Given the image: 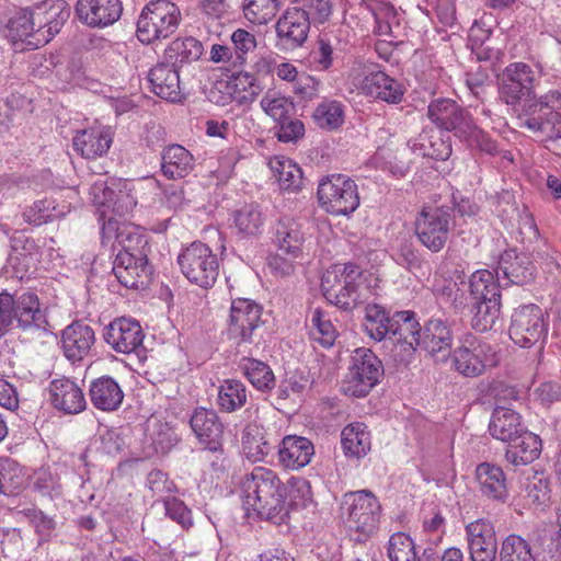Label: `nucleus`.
<instances>
[{"label":"nucleus","instance_id":"f257e3e1","mask_svg":"<svg viewBox=\"0 0 561 561\" xmlns=\"http://www.w3.org/2000/svg\"><path fill=\"white\" fill-rule=\"evenodd\" d=\"M535 71L524 62L508 65L502 77L500 98L517 113L520 128L539 134L546 139H561V92L550 90L535 94Z\"/></svg>","mask_w":561,"mask_h":561},{"label":"nucleus","instance_id":"f03ea898","mask_svg":"<svg viewBox=\"0 0 561 561\" xmlns=\"http://www.w3.org/2000/svg\"><path fill=\"white\" fill-rule=\"evenodd\" d=\"M243 506L260 518L282 524L288 517L285 503L286 488L277 474L264 467H255L241 480Z\"/></svg>","mask_w":561,"mask_h":561},{"label":"nucleus","instance_id":"7ed1b4c3","mask_svg":"<svg viewBox=\"0 0 561 561\" xmlns=\"http://www.w3.org/2000/svg\"><path fill=\"white\" fill-rule=\"evenodd\" d=\"M116 241L122 250L116 254L113 273L127 288L145 287L152 274L148 264V242L145 236L127 227L118 228Z\"/></svg>","mask_w":561,"mask_h":561},{"label":"nucleus","instance_id":"20e7f679","mask_svg":"<svg viewBox=\"0 0 561 561\" xmlns=\"http://www.w3.org/2000/svg\"><path fill=\"white\" fill-rule=\"evenodd\" d=\"M428 118L439 128L453 131L469 147L486 153L496 152V144L473 122L471 115L455 101L437 99L427 107Z\"/></svg>","mask_w":561,"mask_h":561},{"label":"nucleus","instance_id":"39448f33","mask_svg":"<svg viewBox=\"0 0 561 561\" xmlns=\"http://www.w3.org/2000/svg\"><path fill=\"white\" fill-rule=\"evenodd\" d=\"M381 505L369 490L347 492L341 502V514L355 540L365 541L378 528Z\"/></svg>","mask_w":561,"mask_h":561},{"label":"nucleus","instance_id":"423d86ee","mask_svg":"<svg viewBox=\"0 0 561 561\" xmlns=\"http://www.w3.org/2000/svg\"><path fill=\"white\" fill-rule=\"evenodd\" d=\"M13 321L22 330H46L48 321L37 295L31 291L15 296L8 291L0 293V337L9 331Z\"/></svg>","mask_w":561,"mask_h":561},{"label":"nucleus","instance_id":"0eeeda50","mask_svg":"<svg viewBox=\"0 0 561 561\" xmlns=\"http://www.w3.org/2000/svg\"><path fill=\"white\" fill-rule=\"evenodd\" d=\"M360 276V268L353 263L330 266L321 278L323 296L342 309L355 308L364 302V295L357 283Z\"/></svg>","mask_w":561,"mask_h":561},{"label":"nucleus","instance_id":"6e6552de","mask_svg":"<svg viewBox=\"0 0 561 561\" xmlns=\"http://www.w3.org/2000/svg\"><path fill=\"white\" fill-rule=\"evenodd\" d=\"M181 12L169 0H154L142 10L137 22V37L141 43L151 44L171 36L179 27Z\"/></svg>","mask_w":561,"mask_h":561},{"label":"nucleus","instance_id":"1a4fd4ad","mask_svg":"<svg viewBox=\"0 0 561 561\" xmlns=\"http://www.w3.org/2000/svg\"><path fill=\"white\" fill-rule=\"evenodd\" d=\"M381 360L366 347L353 352L348 373L344 379L345 394L362 398L367 396L382 376Z\"/></svg>","mask_w":561,"mask_h":561},{"label":"nucleus","instance_id":"9d476101","mask_svg":"<svg viewBox=\"0 0 561 561\" xmlns=\"http://www.w3.org/2000/svg\"><path fill=\"white\" fill-rule=\"evenodd\" d=\"M453 367L465 377H478L488 367L497 364L496 353L490 343L473 334H465L451 354Z\"/></svg>","mask_w":561,"mask_h":561},{"label":"nucleus","instance_id":"9b49d317","mask_svg":"<svg viewBox=\"0 0 561 561\" xmlns=\"http://www.w3.org/2000/svg\"><path fill=\"white\" fill-rule=\"evenodd\" d=\"M317 195L321 207L335 216L350 215L359 206L356 183L343 174H332L322 180Z\"/></svg>","mask_w":561,"mask_h":561},{"label":"nucleus","instance_id":"f8f14e48","mask_svg":"<svg viewBox=\"0 0 561 561\" xmlns=\"http://www.w3.org/2000/svg\"><path fill=\"white\" fill-rule=\"evenodd\" d=\"M183 275L201 287L211 286L218 276V259L210 248L202 242H193L178 257Z\"/></svg>","mask_w":561,"mask_h":561},{"label":"nucleus","instance_id":"ddd939ff","mask_svg":"<svg viewBox=\"0 0 561 561\" xmlns=\"http://www.w3.org/2000/svg\"><path fill=\"white\" fill-rule=\"evenodd\" d=\"M453 208L442 206L424 208L415 220L420 242L432 252H439L446 244L453 222Z\"/></svg>","mask_w":561,"mask_h":561},{"label":"nucleus","instance_id":"4468645a","mask_svg":"<svg viewBox=\"0 0 561 561\" xmlns=\"http://www.w3.org/2000/svg\"><path fill=\"white\" fill-rule=\"evenodd\" d=\"M548 331L542 309L534 304L514 310L510 325L511 340L520 347H531L541 341Z\"/></svg>","mask_w":561,"mask_h":561},{"label":"nucleus","instance_id":"2eb2a0df","mask_svg":"<svg viewBox=\"0 0 561 561\" xmlns=\"http://www.w3.org/2000/svg\"><path fill=\"white\" fill-rule=\"evenodd\" d=\"M262 307L245 298L234 299L228 321V335L240 343H251L256 330L262 325Z\"/></svg>","mask_w":561,"mask_h":561},{"label":"nucleus","instance_id":"dca6fc26","mask_svg":"<svg viewBox=\"0 0 561 561\" xmlns=\"http://www.w3.org/2000/svg\"><path fill=\"white\" fill-rule=\"evenodd\" d=\"M311 18L301 7L287 8L275 25L277 46L285 50L301 47L310 32Z\"/></svg>","mask_w":561,"mask_h":561},{"label":"nucleus","instance_id":"f3484780","mask_svg":"<svg viewBox=\"0 0 561 561\" xmlns=\"http://www.w3.org/2000/svg\"><path fill=\"white\" fill-rule=\"evenodd\" d=\"M145 333L138 321L118 318L112 321L104 331V340L111 348L121 354H144Z\"/></svg>","mask_w":561,"mask_h":561},{"label":"nucleus","instance_id":"a211bd4d","mask_svg":"<svg viewBox=\"0 0 561 561\" xmlns=\"http://www.w3.org/2000/svg\"><path fill=\"white\" fill-rule=\"evenodd\" d=\"M90 196L101 218H107L108 224L112 215L124 216L136 206V201L128 192L123 190L115 192L103 181H98L91 186Z\"/></svg>","mask_w":561,"mask_h":561},{"label":"nucleus","instance_id":"6ab92c4d","mask_svg":"<svg viewBox=\"0 0 561 561\" xmlns=\"http://www.w3.org/2000/svg\"><path fill=\"white\" fill-rule=\"evenodd\" d=\"M123 13L121 0H78L76 15L78 20L92 28L113 25Z\"/></svg>","mask_w":561,"mask_h":561},{"label":"nucleus","instance_id":"aec40b11","mask_svg":"<svg viewBox=\"0 0 561 561\" xmlns=\"http://www.w3.org/2000/svg\"><path fill=\"white\" fill-rule=\"evenodd\" d=\"M471 561H495L497 539L493 524L484 518L477 519L466 527Z\"/></svg>","mask_w":561,"mask_h":561},{"label":"nucleus","instance_id":"412c9836","mask_svg":"<svg viewBox=\"0 0 561 561\" xmlns=\"http://www.w3.org/2000/svg\"><path fill=\"white\" fill-rule=\"evenodd\" d=\"M536 267L527 253H517L515 250L505 251L499 260L497 279L506 280L505 285L523 286L535 278Z\"/></svg>","mask_w":561,"mask_h":561},{"label":"nucleus","instance_id":"4be33fe9","mask_svg":"<svg viewBox=\"0 0 561 561\" xmlns=\"http://www.w3.org/2000/svg\"><path fill=\"white\" fill-rule=\"evenodd\" d=\"M191 427L201 444L208 450H221L224 425L214 410L196 409L190 420Z\"/></svg>","mask_w":561,"mask_h":561},{"label":"nucleus","instance_id":"5701e85b","mask_svg":"<svg viewBox=\"0 0 561 561\" xmlns=\"http://www.w3.org/2000/svg\"><path fill=\"white\" fill-rule=\"evenodd\" d=\"M48 390L51 405L66 414H78L87 407L82 389L69 378L51 380Z\"/></svg>","mask_w":561,"mask_h":561},{"label":"nucleus","instance_id":"b1692460","mask_svg":"<svg viewBox=\"0 0 561 561\" xmlns=\"http://www.w3.org/2000/svg\"><path fill=\"white\" fill-rule=\"evenodd\" d=\"M453 341V331L448 322L443 319H431L422 328L416 346L432 357L442 354L445 358L450 354Z\"/></svg>","mask_w":561,"mask_h":561},{"label":"nucleus","instance_id":"393cba45","mask_svg":"<svg viewBox=\"0 0 561 561\" xmlns=\"http://www.w3.org/2000/svg\"><path fill=\"white\" fill-rule=\"evenodd\" d=\"M94 342L93 329L80 321L68 325L61 334L64 354L72 362L82 360L90 353Z\"/></svg>","mask_w":561,"mask_h":561},{"label":"nucleus","instance_id":"a878e982","mask_svg":"<svg viewBox=\"0 0 561 561\" xmlns=\"http://www.w3.org/2000/svg\"><path fill=\"white\" fill-rule=\"evenodd\" d=\"M151 90L154 94L170 102L182 98L179 69L167 61L159 62L148 75Z\"/></svg>","mask_w":561,"mask_h":561},{"label":"nucleus","instance_id":"bb28decb","mask_svg":"<svg viewBox=\"0 0 561 561\" xmlns=\"http://www.w3.org/2000/svg\"><path fill=\"white\" fill-rule=\"evenodd\" d=\"M360 90L367 96L391 104L400 103L404 95L403 85L382 71L367 75L362 81Z\"/></svg>","mask_w":561,"mask_h":561},{"label":"nucleus","instance_id":"cd10ccee","mask_svg":"<svg viewBox=\"0 0 561 561\" xmlns=\"http://www.w3.org/2000/svg\"><path fill=\"white\" fill-rule=\"evenodd\" d=\"M313 455V444L302 436L288 435L283 438L278 448L279 462L290 470L306 467Z\"/></svg>","mask_w":561,"mask_h":561},{"label":"nucleus","instance_id":"c85d7f7f","mask_svg":"<svg viewBox=\"0 0 561 561\" xmlns=\"http://www.w3.org/2000/svg\"><path fill=\"white\" fill-rule=\"evenodd\" d=\"M476 478L483 496L492 501H506L508 497L506 476L500 466L482 462L477 466Z\"/></svg>","mask_w":561,"mask_h":561},{"label":"nucleus","instance_id":"c756f323","mask_svg":"<svg viewBox=\"0 0 561 561\" xmlns=\"http://www.w3.org/2000/svg\"><path fill=\"white\" fill-rule=\"evenodd\" d=\"M507 444L505 459L514 467L535 461L541 453V439L525 427Z\"/></svg>","mask_w":561,"mask_h":561},{"label":"nucleus","instance_id":"7c9ffc66","mask_svg":"<svg viewBox=\"0 0 561 561\" xmlns=\"http://www.w3.org/2000/svg\"><path fill=\"white\" fill-rule=\"evenodd\" d=\"M89 396L93 407L104 412L117 410L124 399L121 386L108 376L94 379L90 385Z\"/></svg>","mask_w":561,"mask_h":561},{"label":"nucleus","instance_id":"2f4dec72","mask_svg":"<svg viewBox=\"0 0 561 561\" xmlns=\"http://www.w3.org/2000/svg\"><path fill=\"white\" fill-rule=\"evenodd\" d=\"M524 428L520 416L511 408L502 404V398H496V407L489 424L490 434L502 442H511Z\"/></svg>","mask_w":561,"mask_h":561},{"label":"nucleus","instance_id":"473e14b6","mask_svg":"<svg viewBox=\"0 0 561 561\" xmlns=\"http://www.w3.org/2000/svg\"><path fill=\"white\" fill-rule=\"evenodd\" d=\"M112 135L106 128H90L79 131L73 138V148L87 159H93L107 152Z\"/></svg>","mask_w":561,"mask_h":561},{"label":"nucleus","instance_id":"72a5a7b5","mask_svg":"<svg viewBox=\"0 0 561 561\" xmlns=\"http://www.w3.org/2000/svg\"><path fill=\"white\" fill-rule=\"evenodd\" d=\"M161 171L168 179H182L193 170V156L181 145H171L161 153Z\"/></svg>","mask_w":561,"mask_h":561},{"label":"nucleus","instance_id":"f704fd0d","mask_svg":"<svg viewBox=\"0 0 561 561\" xmlns=\"http://www.w3.org/2000/svg\"><path fill=\"white\" fill-rule=\"evenodd\" d=\"M276 243L283 253L297 256L305 241L301 224L291 217H282L276 226Z\"/></svg>","mask_w":561,"mask_h":561},{"label":"nucleus","instance_id":"c9c22d12","mask_svg":"<svg viewBox=\"0 0 561 561\" xmlns=\"http://www.w3.org/2000/svg\"><path fill=\"white\" fill-rule=\"evenodd\" d=\"M500 279L497 275L488 270L476 271L469 279L470 298L472 301H486V299L501 300Z\"/></svg>","mask_w":561,"mask_h":561},{"label":"nucleus","instance_id":"e433bc0d","mask_svg":"<svg viewBox=\"0 0 561 561\" xmlns=\"http://www.w3.org/2000/svg\"><path fill=\"white\" fill-rule=\"evenodd\" d=\"M239 368L256 390L267 392L275 387L274 373L266 363L243 357L239 363Z\"/></svg>","mask_w":561,"mask_h":561},{"label":"nucleus","instance_id":"4c0bfd02","mask_svg":"<svg viewBox=\"0 0 561 561\" xmlns=\"http://www.w3.org/2000/svg\"><path fill=\"white\" fill-rule=\"evenodd\" d=\"M203 54V45L194 37L176 38L164 50V61L174 66L192 62Z\"/></svg>","mask_w":561,"mask_h":561},{"label":"nucleus","instance_id":"58836bf2","mask_svg":"<svg viewBox=\"0 0 561 561\" xmlns=\"http://www.w3.org/2000/svg\"><path fill=\"white\" fill-rule=\"evenodd\" d=\"M422 328L413 311H400L393 316L391 335L397 342L407 344L411 350H417L416 343L421 337Z\"/></svg>","mask_w":561,"mask_h":561},{"label":"nucleus","instance_id":"ea45409f","mask_svg":"<svg viewBox=\"0 0 561 561\" xmlns=\"http://www.w3.org/2000/svg\"><path fill=\"white\" fill-rule=\"evenodd\" d=\"M341 443L345 455L356 458L365 456L370 450V434L364 423L345 426L341 433Z\"/></svg>","mask_w":561,"mask_h":561},{"label":"nucleus","instance_id":"a19ab883","mask_svg":"<svg viewBox=\"0 0 561 561\" xmlns=\"http://www.w3.org/2000/svg\"><path fill=\"white\" fill-rule=\"evenodd\" d=\"M41 5L46 16L48 28L37 34V43H49L69 19L70 8L62 0L44 2Z\"/></svg>","mask_w":561,"mask_h":561},{"label":"nucleus","instance_id":"79ce46f5","mask_svg":"<svg viewBox=\"0 0 561 561\" xmlns=\"http://www.w3.org/2000/svg\"><path fill=\"white\" fill-rule=\"evenodd\" d=\"M499 561H536V553L528 540L519 535L511 534L501 542Z\"/></svg>","mask_w":561,"mask_h":561},{"label":"nucleus","instance_id":"37998d69","mask_svg":"<svg viewBox=\"0 0 561 561\" xmlns=\"http://www.w3.org/2000/svg\"><path fill=\"white\" fill-rule=\"evenodd\" d=\"M393 317H389L378 305H367L365 308L364 329L375 341H382L391 334Z\"/></svg>","mask_w":561,"mask_h":561},{"label":"nucleus","instance_id":"c03bdc74","mask_svg":"<svg viewBox=\"0 0 561 561\" xmlns=\"http://www.w3.org/2000/svg\"><path fill=\"white\" fill-rule=\"evenodd\" d=\"M470 311L473 313L472 328L478 332L490 331L500 318L501 300L472 301Z\"/></svg>","mask_w":561,"mask_h":561},{"label":"nucleus","instance_id":"a18cd8bd","mask_svg":"<svg viewBox=\"0 0 561 561\" xmlns=\"http://www.w3.org/2000/svg\"><path fill=\"white\" fill-rule=\"evenodd\" d=\"M226 82L231 88L234 101L238 104L252 103L262 92V88L256 78L249 72L234 73Z\"/></svg>","mask_w":561,"mask_h":561},{"label":"nucleus","instance_id":"49530a36","mask_svg":"<svg viewBox=\"0 0 561 561\" xmlns=\"http://www.w3.org/2000/svg\"><path fill=\"white\" fill-rule=\"evenodd\" d=\"M271 168L282 190L295 192L302 186L301 169L290 159L275 158L271 161Z\"/></svg>","mask_w":561,"mask_h":561},{"label":"nucleus","instance_id":"de8ad7c7","mask_svg":"<svg viewBox=\"0 0 561 561\" xmlns=\"http://www.w3.org/2000/svg\"><path fill=\"white\" fill-rule=\"evenodd\" d=\"M248 391L243 382L236 379H227L219 387L218 404L226 412H233L242 408L247 402Z\"/></svg>","mask_w":561,"mask_h":561},{"label":"nucleus","instance_id":"09e8293b","mask_svg":"<svg viewBox=\"0 0 561 561\" xmlns=\"http://www.w3.org/2000/svg\"><path fill=\"white\" fill-rule=\"evenodd\" d=\"M264 217L260 206L248 204L234 213V225L238 231L244 236H255L263 226Z\"/></svg>","mask_w":561,"mask_h":561},{"label":"nucleus","instance_id":"8fccbe9b","mask_svg":"<svg viewBox=\"0 0 561 561\" xmlns=\"http://www.w3.org/2000/svg\"><path fill=\"white\" fill-rule=\"evenodd\" d=\"M316 125L323 129H336L344 121L343 108L336 101H327L319 104L313 112Z\"/></svg>","mask_w":561,"mask_h":561},{"label":"nucleus","instance_id":"3c124183","mask_svg":"<svg viewBox=\"0 0 561 561\" xmlns=\"http://www.w3.org/2000/svg\"><path fill=\"white\" fill-rule=\"evenodd\" d=\"M278 0H245L243 4L244 16L252 23L266 24L277 13Z\"/></svg>","mask_w":561,"mask_h":561},{"label":"nucleus","instance_id":"603ef678","mask_svg":"<svg viewBox=\"0 0 561 561\" xmlns=\"http://www.w3.org/2000/svg\"><path fill=\"white\" fill-rule=\"evenodd\" d=\"M310 335L312 340L319 342L324 347L332 346L337 336L331 320L319 309H316L312 313Z\"/></svg>","mask_w":561,"mask_h":561},{"label":"nucleus","instance_id":"864d4df0","mask_svg":"<svg viewBox=\"0 0 561 561\" xmlns=\"http://www.w3.org/2000/svg\"><path fill=\"white\" fill-rule=\"evenodd\" d=\"M438 297L445 304H448L455 313H462L471 308L470 293L467 294L457 283H449L438 290Z\"/></svg>","mask_w":561,"mask_h":561},{"label":"nucleus","instance_id":"5fc2aeb1","mask_svg":"<svg viewBox=\"0 0 561 561\" xmlns=\"http://www.w3.org/2000/svg\"><path fill=\"white\" fill-rule=\"evenodd\" d=\"M388 557L390 561H417L413 541L403 533H397L390 537Z\"/></svg>","mask_w":561,"mask_h":561},{"label":"nucleus","instance_id":"6e6d98bb","mask_svg":"<svg viewBox=\"0 0 561 561\" xmlns=\"http://www.w3.org/2000/svg\"><path fill=\"white\" fill-rule=\"evenodd\" d=\"M9 34L14 41L32 45L31 41H35V28L30 11L23 10L9 21Z\"/></svg>","mask_w":561,"mask_h":561},{"label":"nucleus","instance_id":"4d7b16f0","mask_svg":"<svg viewBox=\"0 0 561 561\" xmlns=\"http://www.w3.org/2000/svg\"><path fill=\"white\" fill-rule=\"evenodd\" d=\"M242 449L252 462L263 461L271 453V444L262 435H252L245 432L242 437Z\"/></svg>","mask_w":561,"mask_h":561},{"label":"nucleus","instance_id":"13d9d810","mask_svg":"<svg viewBox=\"0 0 561 561\" xmlns=\"http://www.w3.org/2000/svg\"><path fill=\"white\" fill-rule=\"evenodd\" d=\"M261 107L274 121L279 122L289 115L294 105L284 96L266 93L261 100Z\"/></svg>","mask_w":561,"mask_h":561},{"label":"nucleus","instance_id":"bf43d9fd","mask_svg":"<svg viewBox=\"0 0 561 561\" xmlns=\"http://www.w3.org/2000/svg\"><path fill=\"white\" fill-rule=\"evenodd\" d=\"M304 9L314 24H324L333 12V0H304Z\"/></svg>","mask_w":561,"mask_h":561},{"label":"nucleus","instance_id":"052dcab7","mask_svg":"<svg viewBox=\"0 0 561 561\" xmlns=\"http://www.w3.org/2000/svg\"><path fill=\"white\" fill-rule=\"evenodd\" d=\"M167 515L183 528L187 529L193 525L191 511L178 499H168L164 502Z\"/></svg>","mask_w":561,"mask_h":561},{"label":"nucleus","instance_id":"680f3d73","mask_svg":"<svg viewBox=\"0 0 561 561\" xmlns=\"http://www.w3.org/2000/svg\"><path fill=\"white\" fill-rule=\"evenodd\" d=\"M279 128L276 133L277 138L282 142H290L301 138L305 135L304 123L297 118H286L278 122Z\"/></svg>","mask_w":561,"mask_h":561},{"label":"nucleus","instance_id":"e2e57ef3","mask_svg":"<svg viewBox=\"0 0 561 561\" xmlns=\"http://www.w3.org/2000/svg\"><path fill=\"white\" fill-rule=\"evenodd\" d=\"M526 496L536 505H541L549 500V485L547 480L534 476L526 484Z\"/></svg>","mask_w":561,"mask_h":561},{"label":"nucleus","instance_id":"0e129e2a","mask_svg":"<svg viewBox=\"0 0 561 561\" xmlns=\"http://www.w3.org/2000/svg\"><path fill=\"white\" fill-rule=\"evenodd\" d=\"M49 207L47 201H37L24 209L22 217L28 225L41 226L50 219Z\"/></svg>","mask_w":561,"mask_h":561},{"label":"nucleus","instance_id":"69168bd1","mask_svg":"<svg viewBox=\"0 0 561 561\" xmlns=\"http://www.w3.org/2000/svg\"><path fill=\"white\" fill-rule=\"evenodd\" d=\"M288 495L290 505L306 506L311 499L310 484L305 479H296L290 483Z\"/></svg>","mask_w":561,"mask_h":561},{"label":"nucleus","instance_id":"338daca9","mask_svg":"<svg viewBox=\"0 0 561 561\" xmlns=\"http://www.w3.org/2000/svg\"><path fill=\"white\" fill-rule=\"evenodd\" d=\"M231 41L238 54V59H243L242 55L252 51L256 47L255 36L243 28L236 30L231 35Z\"/></svg>","mask_w":561,"mask_h":561},{"label":"nucleus","instance_id":"774afa93","mask_svg":"<svg viewBox=\"0 0 561 561\" xmlns=\"http://www.w3.org/2000/svg\"><path fill=\"white\" fill-rule=\"evenodd\" d=\"M333 47L328 38L321 36L318 41V47L311 53L314 64L321 69H329L332 65Z\"/></svg>","mask_w":561,"mask_h":561}]
</instances>
